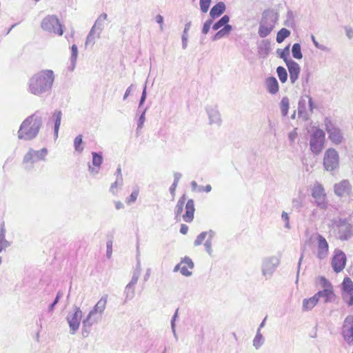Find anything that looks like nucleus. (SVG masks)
I'll return each mask as SVG.
<instances>
[{
    "mask_svg": "<svg viewBox=\"0 0 353 353\" xmlns=\"http://www.w3.org/2000/svg\"><path fill=\"white\" fill-rule=\"evenodd\" d=\"M54 81V74L51 70H43L34 74L29 80V91L39 95L51 89Z\"/></svg>",
    "mask_w": 353,
    "mask_h": 353,
    "instance_id": "f257e3e1",
    "label": "nucleus"
},
{
    "mask_svg": "<svg viewBox=\"0 0 353 353\" xmlns=\"http://www.w3.org/2000/svg\"><path fill=\"white\" fill-rule=\"evenodd\" d=\"M41 125V119L39 117L35 114L30 116L21 123L18 132V137L25 140L34 138L38 134Z\"/></svg>",
    "mask_w": 353,
    "mask_h": 353,
    "instance_id": "f03ea898",
    "label": "nucleus"
},
{
    "mask_svg": "<svg viewBox=\"0 0 353 353\" xmlns=\"http://www.w3.org/2000/svg\"><path fill=\"white\" fill-rule=\"evenodd\" d=\"M41 26L43 30L59 36H61L63 32L58 18L54 15H48L46 17L42 20Z\"/></svg>",
    "mask_w": 353,
    "mask_h": 353,
    "instance_id": "7ed1b4c3",
    "label": "nucleus"
},
{
    "mask_svg": "<svg viewBox=\"0 0 353 353\" xmlns=\"http://www.w3.org/2000/svg\"><path fill=\"white\" fill-rule=\"evenodd\" d=\"M324 123L329 139L335 145L340 144L343 139V134L341 130L329 118L325 119Z\"/></svg>",
    "mask_w": 353,
    "mask_h": 353,
    "instance_id": "20e7f679",
    "label": "nucleus"
},
{
    "mask_svg": "<svg viewBox=\"0 0 353 353\" xmlns=\"http://www.w3.org/2000/svg\"><path fill=\"white\" fill-rule=\"evenodd\" d=\"M325 132L321 129H316L311 136L310 145V149L314 154H319L325 143Z\"/></svg>",
    "mask_w": 353,
    "mask_h": 353,
    "instance_id": "39448f33",
    "label": "nucleus"
},
{
    "mask_svg": "<svg viewBox=\"0 0 353 353\" xmlns=\"http://www.w3.org/2000/svg\"><path fill=\"white\" fill-rule=\"evenodd\" d=\"M339 163V154L334 148L325 151L323 158V165L326 170L332 171L336 169Z\"/></svg>",
    "mask_w": 353,
    "mask_h": 353,
    "instance_id": "423d86ee",
    "label": "nucleus"
},
{
    "mask_svg": "<svg viewBox=\"0 0 353 353\" xmlns=\"http://www.w3.org/2000/svg\"><path fill=\"white\" fill-rule=\"evenodd\" d=\"M107 296H104L100 299V300L97 303L93 309L90 312L88 315L86 319H85L83 322V327L85 329L86 327H90L92 322L96 321V319L92 320V316L95 314H101L103 312L106 303H107Z\"/></svg>",
    "mask_w": 353,
    "mask_h": 353,
    "instance_id": "0eeeda50",
    "label": "nucleus"
},
{
    "mask_svg": "<svg viewBox=\"0 0 353 353\" xmlns=\"http://www.w3.org/2000/svg\"><path fill=\"white\" fill-rule=\"evenodd\" d=\"M347 263V256L341 250H335L331 260V265L334 272H342Z\"/></svg>",
    "mask_w": 353,
    "mask_h": 353,
    "instance_id": "6e6552de",
    "label": "nucleus"
},
{
    "mask_svg": "<svg viewBox=\"0 0 353 353\" xmlns=\"http://www.w3.org/2000/svg\"><path fill=\"white\" fill-rule=\"evenodd\" d=\"M276 20L269 14H263L262 21L259 28V35L264 38L267 37L274 28Z\"/></svg>",
    "mask_w": 353,
    "mask_h": 353,
    "instance_id": "1a4fd4ad",
    "label": "nucleus"
},
{
    "mask_svg": "<svg viewBox=\"0 0 353 353\" xmlns=\"http://www.w3.org/2000/svg\"><path fill=\"white\" fill-rule=\"evenodd\" d=\"M312 196L315 199L317 205L323 209L327 208V201L326 194L323 185L320 183L315 184L312 188Z\"/></svg>",
    "mask_w": 353,
    "mask_h": 353,
    "instance_id": "9d476101",
    "label": "nucleus"
},
{
    "mask_svg": "<svg viewBox=\"0 0 353 353\" xmlns=\"http://www.w3.org/2000/svg\"><path fill=\"white\" fill-rule=\"evenodd\" d=\"M228 21L229 17L228 15H224L213 26L212 28L214 30H219L223 26V28L217 32L214 35L215 39H221V37L228 34L230 32L232 26L228 24Z\"/></svg>",
    "mask_w": 353,
    "mask_h": 353,
    "instance_id": "9b49d317",
    "label": "nucleus"
},
{
    "mask_svg": "<svg viewBox=\"0 0 353 353\" xmlns=\"http://www.w3.org/2000/svg\"><path fill=\"white\" fill-rule=\"evenodd\" d=\"M48 154V150L42 148L40 150H33L30 149L24 156L23 162L26 163H33L35 161L45 160Z\"/></svg>",
    "mask_w": 353,
    "mask_h": 353,
    "instance_id": "f8f14e48",
    "label": "nucleus"
},
{
    "mask_svg": "<svg viewBox=\"0 0 353 353\" xmlns=\"http://www.w3.org/2000/svg\"><path fill=\"white\" fill-rule=\"evenodd\" d=\"M342 334L348 343H353V316H347L343 323Z\"/></svg>",
    "mask_w": 353,
    "mask_h": 353,
    "instance_id": "ddd939ff",
    "label": "nucleus"
},
{
    "mask_svg": "<svg viewBox=\"0 0 353 353\" xmlns=\"http://www.w3.org/2000/svg\"><path fill=\"white\" fill-rule=\"evenodd\" d=\"M81 318L82 312L79 307H76L74 313L68 316V323L73 332L78 330Z\"/></svg>",
    "mask_w": 353,
    "mask_h": 353,
    "instance_id": "4468645a",
    "label": "nucleus"
},
{
    "mask_svg": "<svg viewBox=\"0 0 353 353\" xmlns=\"http://www.w3.org/2000/svg\"><path fill=\"white\" fill-rule=\"evenodd\" d=\"M194 268L192 261L188 258L185 257L180 263H179L174 268V270H180L181 273L184 276H190L192 274V270Z\"/></svg>",
    "mask_w": 353,
    "mask_h": 353,
    "instance_id": "2eb2a0df",
    "label": "nucleus"
},
{
    "mask_svg": "<svg viewBox=\"0 0 353 353\" xmlns=\"http://www.w3.org/2000/svg\"><path fill=\"white\" fill-rule=\"evenodd\" d=\"M317 256L320 259L325 258L328 254L329 245L326 239L321 234L317 236Z\"/></svg>",
    "mask_w": 353,
    "mask_h": 353,
    "instance_id": "dca6fc26",
    "label": "nucleus"
},
{
    "mask_svg": "<svg viewBox=\"0 0 353 353\" xmlns=\"http://www.w3.org/2000/svg\"><path fill=\"white\" fill-rule=\"evenodd\" d=\"M284 60L287 64L289 70L290 81L293 83L299 78L301 70L300 66L297 63L292 60H287L286 58H284Z\"/></svg>",
    "mask_w": 353,
    "mask_h": 353,
    "instance_id": "f3484780",
    "label": "nucleus"
},
{
    "mask_svg": "<svg viewBox=\"0 0 353 353\" xmlns=\"http://www.w3.org/2000/svg\"><path fill=\"white\" fill-rule=\"evenodd\" d=\"M185 212L183 214L182 217L184 221L191 223L194 216V203L192 199H189L185 204Z\"/></svg>",
    "mask_w": 353,
    "mask_h": 353,
    "instance_id": "a211bd4d",
    "label": "nucleus"
},
{
    "mask_svg": "<svg viewBox=\"0 0 353 353\" xmlns=\"http://www.w3.org/2000/svg\"><path fill=\"white\" fill-rule=\"evenodd\" d=\"M351 186L349 181L347 180H343L334 185V192L339 196L349 194Z\"/></svg>",
    "mask_w": 353,
    "mask_h": 353,
    "instance_id": "6ab92c4d",
    "label": "nucleus"
},
{
    "mask_svg": "<svg viewBox=\"0 0 353 353\" xmlns=\"http://www.w3.org/2000/svg\"><path fill=\"white\" fill-rule=\"evenodd\" d=\"M319 299L316 294L313 296L303 300V310L309 311L313 309L318 303Z\"/></svg>",
    "mask_w": 353,
    "mask_h": 353,
    "instance_id": "aec40b11",
    "label": "nucleus"
},
{
    "mask_svg": "<svg viewBox=\"0 0 353 353\" xmlns=\"http://www.w3.org/2000/svg\"><path fill=\"white\" fill-rule=\"evenodd\" d=\"M265 86L268 92L272 94H276L279 91V83L274 77H270L266 79Z\"/></svg>",
    "mask_w": 353,
    "mask_h": 353,
    "instance_id": "412c9836",
    "label": "nucleus"
},
{
    "mask_svg": "<svg viewBox=\"0 0 353 353\" xmlns=\"http://www.w3.org/2000/svg\"><path fill=\"white\" fill-rule=\"evenodd\" d=\"M350 292H353V281L350 277L346 276L341 283V294L345 296Z\"/></svg>",
    "mask_w": 353,
    "mask_h": 353,
    "instance_id": "4be33fe9",
    "label": "nucleus"
},
{
    "mask_svg": "<svg viewBox=\"0 0 353 353\" xmlns=\"http://www.w3.org/2000/svg\"><path fill=\"white\" fill-rule=\"evenodd\" d=\"M316 294L319 299L320 297H323L325 302L326 303L332 301L335 297L333 288L324 289L323 290L319 291Z\"/></svg>",
    "mask_w": 353,
    "mask_h": 353,
    "instance_id": "5701e85b",
    "label": "nucleus"
},
{
    "mask_svg": "<svg viewBox=\"0 0 353 353\" xmlns=\"http://www.w3.org/2000/svg\"><path fill=\"white\" fill-rule=\"evenodd\" d=\"M225 10V4L219 2L212 7L210 10V16L213 18L220 16Z\"/></svg>",
    "mask_w": 353,
    "mask_h": 353,
    "instance_id": "b1692460",
    "label": "nucleus"
},
{
    "mask_svg": "<svg viewBox=\"0 0 353 353\" xmlns=\"http://www.w3.org/2000/svg\"><path fill=\"white\" fill-rule=\"evenodd\" d=\"M186 198L185 195H183L178 201L177 204L175 207V216L177 218L183 212V206L185 202Z\"/></svg>",
    "mask_w": 353,
    "mask_h": 353,
    "instance_id": "393cba45",
    "label": "nucleus"
},
{
    "mask_svg": "<svg viewBox=\"0 0 353 353\" xmlns=\"http://www.w3.org/2000/svg\"><path fill=\"white\" fill-rule=\"evenodd\" d=\"M290 34V31L286 28L281 29L276 35V41L279 43H282Z\"/></svg>",
    "mask_w": 353,
    "mask_h": 353,
    "instance_id": "a878e982",
    "label": "nucleus"
},
{
    "mask_svg": "<svg viewBox=\"0 0 353 353\" xmlns=\"http://www.w3.org/2000/svg\"><path fill=\"white\" fill-rule=\"evenodd\" d=\"M74 147L77 152H82L83 150V137L81 134L78 135L74 140Z\"/></svg>",
    "mask_w": 353,
    "mask_h": 353,
    "instance_id": "bb28decb",
    "label": "nucleus"
},
{
    "mask_svg": "<svg viewBox=\"0 0 353 353\" xmlns=\"http://www.w3.org/2000/svg\"><path fill=\"white\" fill-rule=\"evenodd\" d=\"M62 113L61 111L55 112L53 114V117L54 119V132L57 135L59 126L61 125Z\"/></svg>",
    "mask_w": 353,
    "mask_h": 353,
    "instance_id": "cd10ccee",
    "label": "nucleus"
},
{
    "mask_svg": "<svg viewBox=\"0 0 353 353\" xmlns=\"http://www.w3.org/2000/svg\"><path fill=\"white\" fill-rule=\"evenodd\" d=\"M92 165L97 168H99L103 162L102 155L97 152H92Z\"/></svg>",
    "mask_w": 353,
    "mask_h": 353,
    "instance_id": "c85d7f7f",
    "label": "nucleus"
},
{
    "mask_svg": "<svg viewBox=\"0 0 353 353\" xmlns=\"http://www.w3.org/2000/svg\"><path fill=\"white\" fill-rule=\"evenodd\" d=\"M318 283L321 288L324 289L333 288V286L330 281L327 279L325 276H320L318 278Z\"/></svg>",
    "mask_w": 353,
    "mask_h": 353,
    "instance_id": "c756f323",
    "label": "nucleus"
},
{
    "mask_svg": "<svg viewBox=\"0 0 353 353\" xmlns=\"http://www.w3.org/2000/svg\"><path fill=\"white\" fill-rule=\"evenodd\" d=\"M276 72L280 81L282 83H285L288 79V74L286 70L282 66H279L276 68Z\"/></svg>",
    "mask_w": 353,
    "mask_h": 353,
    "instance_id": "7c9ffc66",
    "label": "nucleus"
},
{
    "mask_svg": "<svg viewBox=\"0 0 353 353\" xmlns=\"http://www.w3.org/2000/svg\"><path fill=\"white\" fill-rule=\"evenodd\" d=\"M292 55L294 58L300 59L302 58L301 46L299 43H294L292 49Z\"/></svg>",
    "mask_w": 353,
    "mask_h": 353,
    "instance_id": "2f4dec72",
    "label": "nucleus"
},
{
    "mask_svg": "<svg viewBox=\"0 0 353 353\" xmlns=\"http://www.w3.org/2000/svg\"><path fill=\"white\" fill-rule=\"evenodd\" d=\"M139 191L138 189H135L134 190L131 194L130 195V196L126 200V202L128 203H134L136 201V200L137 199V197L139 196Z\"/></svg>",
    "mask_w": 353,
    "mask_h": 353,
    "instance_id": "473e14b6",
    "label": "nucleus"
},
{
    "mask_svg": "<svg viewBox=\"0 0 353 353\" xmlns=\"http://www.w3.org/2000/svg\"><path fill=\"white\" fill-rule=\"evenodd\" d=\"M10 245V243L8 241L6 240L4 234L2 233L0 234V252L5 250Z\"/></svg>",
    "mask_w": 353,
    "mask_h": 353,
    "instance_id": "72a5a7b5",
    "label": "nucleus"
},
{
    "mask_svg": "<svg viewBox=\"0 0 353 353\" xmlns=\"http://www.w3.org/2000/svg\"><path fill=\"white\" fill-rule=\"evenodd\" d=\"M211 0H200V7L201 10L203 12H207L210 5Z\"/></svg>",
    "mask_w": 353,
    "mask_h": 353,
    "instance_id": "f704fd0d",
    "label": "nucleus"
},
{
    "mask_svg": "<svg viewBox=\"0 0 353 353\" xmlns=\"http://www.w3.org/2000/svg\"><path fill=\"white\" fill-rule=\"evenodd\" d=\"M207 234L205 232L201 233L196 239L194 241V245H199L203 243L204 240L205 239Z\"/></svg>",
    "mask_w": 353,
    "mask_h": 353,
    "instance_id": "c9c22d12",
    "label": "nucleus"
},
{
    "mask_svg": "<svg viewBox=\"0 0 353 353\" xmlns=\"http://www.w3.org/2000/svg\"><path fill=\"white\" fill-rule=\"evenodd\" d=\"M121 185V181L118 183V181H115L110 187V192L115 194L117 192L118 188Z\"/></svg>",
    "mask_w": 353,
    "mask_h": 353,
    "instance_id": "e433bc0d",
    "label": "nucleus"
},
{
    "mask_svg": "<svg viewBox=\"0 0 353 353\" xmlns=\"http://www.w3.org/2000/svg\"><path fill=\"white\" fill-rule=\"evenodd\" d=\"M212 24V21H206L204 25H203V34H207L208 32H209V30H210V26Z\"/></svg>",
    "mask_w": 353,
    "mask_h": 353,
    "instance_id": "4c0bfd02",
    "label": "nucleus"
},
{
    "mask_svg": "<svg viewBox=\"0 0 353 353\" xmlns=\"http://www.w3.org/2000/svg\"><path fill=\"white\" fill-rule=\"evenodd\" d=\"M281 104H282V112L284 115H286L288 113V108H289L288 103V101L285 102L284 100H283L281 102Z\"/></svg>",
    "mask_w": 353,
    "mask_h": 353,
    "instance_id": "58836bf2",
    "label": "nucleus"
},
{
    "mask_svg": "<svg viewBox=\"0 0 353 353\" xmlns=\"http://www.w3.org/2000/svg\"><path fill=\"white\" fill-rule=\"evenodd\" d=\"M72 57L74 59H77V53H78V50H77V47L76 45H73L72 46Z\"/></svg>",
    "mask_w": 353,
    "mask_h": 353,
    "instance_id": "ea45409f",
    "label": "nucleus"
},
{
    "mask_svg": "<svg viewBox=\"0 0 353 353\" xmlns=\"http://www.w3.org/2000/svg\"><path fill=\"white\" fill-rule=\"evenodd\" d=\"M308 103H309V108L310 110L312 112L314 109L316 108V105L312 100V98L310 97H308Z\"/></svg>",
    "mask_w": 353,
    "mask_h": 353,
    "instance_id": "a19ab883",
    "label": "nucleus"
},
{
    "mask_svg": "<svg viewBox=\"0 0 353 353\" xmlns=\"http://www.w3.org/2000/svg\"><path fill=\"white\" fill-rule=\"evenodd\" d=\"M177 185H178V179H176L174 181V182L173 183V184L170 188V192L172 194H174V192L176 190Z\"/></svg>",
    "mask_w": 353,
    "mask_h": 353,
    "instance_id": "79ce46f5",
    "label": "nucleus"
},
{
    "mask_svg": "<svg viewBox=\"0 0 353 353\" xmlns=\"http://www.w3.org/2000/svg\"><path fill=\"white\" fill-rule=\"evenodd\" d=\"M188 231V227L185 224H181L180 232L183 234H186Z\"/></svg>",
    "mask_w": 353,
    "mask_h": 353,
    "instance_id": "37998d69",
    "label": "nucleus"
},
{
    "mask_svg": "<svg viewBox=\"0 0 353 353\" xmlns=\"http://www.w3.org/2000/svg\"><path fill=\"white\" fill-rule=\"evenodd\" d=\"M156 21L160 24L161 27L162 28V26H163V18L161 15L160 14H158L157 17H156Z\"/></svg>",
    "mask_w": 353,
    "mask_h": 353,
    "instance_id": "c03bdc74",
    "label": "nucleus"
},
{
    "mask_svg": "<svg viewBox=\"0 0 353 353\" xmlns=\"http://www.w3.org/2000/svg\"><path fill=\"white\" fill-rule=\"evenodd\" d=\"M282 218L286 222V226H288L289 223V216L286 212H283L282 214Z\"/></svg>",
    "mask_w": 353,
    "mask_h": 353,
    "instance_id": "a18cd8bd",
    "label": "nucleus"
},
{
    "mask_svg": "<svg viewBox=\"0 0 353 353\" xmlns=\"http://www.w3.org/2000/svg\"><path fill=\"white\" fill-rule=\"evenodd\" d=\"M347 35L349 38H352L353 37V30L350 28L346 30Z\"/></svg>",
    "mask_w": 353,
    "mask_h": 353,
    "instance_id": "49530a36",
    "label": "nucleus"
},
{
    "mask_svg": "<svg viewBox=\"0 0 353 353\" xmlns=\"http://www.w3.org/2000/svg\"><path fill=\"white\" fill-rule=\"evenodd\" d=\"M115 206H116V208H117V210H119V209H121V208H123V204L121 202L118 201V202H116V203H115Z\"/></svg>",
    "mask_w": 353,
    "mask_h": 353,
    "instance_id": "de8ad7c7",
    "label": "nucleus"
},
{
    "mask_svg": "<svg viewBox=\"0 0 353 353\" xmlns=\"http://www.w3.org/2000/svg\"><path fill=\"white\" fill-rule=\"evenodd\" d=\"M212 190V188H211V185H207L206 186H205L203 188V190L208 192H210Z\"/></svg>",
    "mask_w": 353,
    "mask_h": 353,
    "instance_id": "09e8293b",
    "label": "nucleus"
},
{
    "mask_svg": "<svg viewBox=\"0 0 353 353\" xmlns=\"http://www.w3.org/2000/svg\"><path fill=\"white\" fill-rule=\"evenodd\" d=\"M58 299H59V296H57L55 301H54V303L51 305V307H53L54 305L57 303L58 301Z\"/></svg>",
    "mask_w": 353,
    "mask_h": 353,
    "instance_id": "8fccbe9b",
    "label": "nucleus"
},
{
    "mask_svg": "<svg viewBox=\"0 0 353 353\" xmlns=\"http://www.w3.org/2000/svg\"><path fill=\"white\" fill-rule=\"evenodd\" d=\"M107 17H108L107 14L104 13V14H101L100 17H101L105 20V19H107Z\"/></svg>",
    "mask_w": 353,
    "mask_h": 353,
    "instance_id": "3c124183",
    "label": "nucleus"
},
{
    "mask_svg": "<svg viewBox=\"0 0 353 353\" xmlns=\"http://www.w3.org/2000/svg\"><path fill=\"white\" fill-rule=\"evenodd\" d=\"M341 223L345 224V223H346V221H341Z\"/></svg>",
    "mask_w": 353,
    "mask_h": 353,
    "instance_id": "603ef678",
    "label": "nucleus"
},
{
    "mask_svg": "<svg viewBox=\"0 0 353 353\" xmlns=\"http://www.w3.org/2000/svg\"><path fill=\"white\" fill-rule=\"evenodd\" d=\"M1 263V257H0V264Z\"/></svg>",
    "mask_w": 353,
    "mask_h": 353,
    "instance_id": "864d4df0",
    "label": "nucleus"
}]
</instances>
